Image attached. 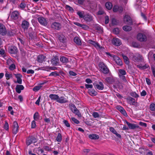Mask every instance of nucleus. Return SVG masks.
<instances>
[{"label": "nucleus", "mask_w": 155, "mask_h": 155, "mask_svg": "<svg viewBox=\"0 0 155 155\" xmlns=\"http://www.w3.org/2000/svg\"><path fill=\"white\" fill-rule=\"evenodd\" d=\"M99 68L102 72L104 74H108L109 69L107 66L103 62H100L99 64Z\"/></svg>", "instance_id": "obj_1"}, {"label": "nucleus", "mask_w": 155, "mask_h": 155, "mask_svg": "<svg viewBox=\"0 0 155 155\" xmlns=\"http://www.w3.org/2000/svg\"><path fill=\"white\" fill-rule=\"evenodd\" d=\"M69 107L71 110L72 112L75 114L76 115L78 116L79 117H82V115L80 111L74 105L71 104L70 105Z\"/></svg>", "instance_id": "obj_2"}, {"label": "nucleus", "mask_w": 155, "mask_h": 155, "mask_svg": "<svg viewBox=\"0 0 155 155\" xmlns=\"http://www.w3.org/2000/svg\"><path fill=\"white\" fill-rule=\"evenodd\" d=\"M10 17L12 20L18 21L20 17V13L18 11H14L11 14Z\"/></svg>", "instance_id": "obj_3"}, {"label": "nucleus", "mask_w": 155, "mask_h": 155, "mask_svg": "<svg viewBox=\"0 0 155 155\" xmlns=\"http://www.w3.org/2000/svg\"><path fill=\"white\" fill-rule=\"evenodd\" d=\"M124 21L126 23L129 25L133 24L132 20L130 17L128 15H125L124 17Z\"/></svg>", "instance_id": "obj_4"}, {"label": "nucleus", "mask_w": 155, "mask_h": 155, "mask_svg": "<svg viewBox=\"0 0 155 155\" xmlns=\"http://www.w3.org/2000/svg\"><path fill=\"white\" fill-rule=\"evenodd\" d=\"M37 139L34 136H31L28 138L26 140V143L28 146H29L33 143H35L37 142Z\"/></svg>", "instance_id": "obj_5"}, {"label": "nucleus", "mask_w": 155, "mask_h": 155, "mask_svg": "<svg viewBox=\"0 0 155 155\" xmlns=\"http://www.w3.org/2000/svg\"><path fill=\"white\" fill-rule=\"evenodd\" d=\"M137 38L140 41H145L147 40L146 35L144 34L139 33L137 35Z\"/></svg>", "instance_id": "obj_6"}, {"label": "nucleus", "mask_w": 155, "mask_h": 155, "mask_svg": "<svg viewBox=\"0 0 155 155\" xmlns=\"http://www.w3.org/2000/svg\"><path fill=\"white\" fill-rule=\"evenodd\" d=\"M18 125L16 121H14L13 123L12 132L14 134H16L18 132Z\"/></svg>", "instance_id": "obj_7"}, {"label": "nucleus", "mask_w": 155, "mask_h": 155, "mask_svg": "<svg viewBox=\"0 0 155 155\" xmlns=\"http://www.w3.org/2000/svg\"><path fill=\"white\" fill-rule=\"evenodd\" d=\"M38 21L41 25L46 26L48 24L47 20L43 17H39L38 18Z\"/></svg>", "instance_id": "obj_8"}, {"label": "nucleus", "mask_w": 155, "mask_h": 155, "mask_svg": "<svg viewBox=\"0 0 155 155\" xmlns=\"http://www.w3.org/2000/svg\"><path fill=\"white\" fill-rule=\"evenodd\" d=\"M126 123L130 129H134L136 128H137L138 129H140V127L136 124L130 123L127 121H126Z\"/></svg>", "instance_id": "obj_9"}, {"label": "nucleus", "mask_w": 155, "mask_h": 155, "mask_svg": "<svg viewBox=\"0 0 155 155\" xmlns=\"http://www.w3.org/2000/svg\"><path fill=\"white\" fill-rule=\"evenodd\" d=\"M7 33V31L5 27L2 24L0 26V34L2 36H5Z\"/></svg>", "instance_id": "obj_10"}, {"label": "nucleus", "mask_w": 155, "mask_h": 155, "mask_svg": "<svg viewBox=\"0 0 155 155\" xmlns=\"http://www.w3.org/2000/svg\"><path fill=\"white\" fill-rule=\"evenodd\" d=\"M51 62L52 64L54 65H58L59 63L58 58L56 56L53 57L51 60Z\"/></svg>", "instance_id": "obj_11"}, {"label": "nucleus", "mask_w": 155, "mask_h": 155, "mask_svg": "<svg viewBox=\"0 0 155 155\" xmlns=\"http://www.w3.org/2000/svg\"><path fill=\"white\" fill-rule=\"evenodd\" d=\"M112 44L116 46H120L121 44V42L120 40L118 38H113L112 41Z\"/></svg>", "instance_id": "obj_12"}, {"label": "nucleus", "mask_w": 155, "mask_h": 155, "mask_svg": "<svg viewBox=\"0 0 155 155\" xmlns=\"http://www.w3.org/2000/svg\"><path fill=\"white\" fill-rule=\"evenodd\" d=\"M18 49L15 46H11L8 48V51L11 54H16L18 52Z\"/></svg>", "instance_id": "obj_13"}, {"label": "nucleus", "mask_w": 155, "mask_h": 155, "mask_svg": "<svg viewBox=\"0 0 155 155\" xmlns=\"http://www.w3.org/2000/svg\"><path fill=\"white\" fill-rule=\"evenodd\" d=\"M7 63L8 64H11L9 68L10 70H12L15 68V65L13 63V60L12 59H9L7 60Z\"/></svg>", "instance_id": "obj_14"}, {"label": "nucleus", "mask_w": 155, "mask_h": 155, "mask_svg": "<svg viewBox=\"0 0 155 155\" xmlns=\"http://www.w3.org/2000/svg\"><path fill=\"white\" fill-rule=\"evenodd\" d=\"M95 87L99 90H102L104 89V85L101 82H99L98 83L94 85Z\"/></svg>", "instance_id": "obj_15"}, {"label": "nucleus", "mask_w": 155, "mask_h": 155, "mask_svg": "<svg viewBox=\"0 0 155 155\" xmlns=\"http://www.w3.org/2000/svg\"><path fill=\"white\" fill-rule=\"evenodd\" d=\"M113 58L115 62L119 65H122V62L121 60L118 56L115 55L113 56Z\"/></svg>", "instance_id": "obj_16"}, {"label": "nucleus", "mask_w": 155, "mask_h": 155, "mask_svg": "<svg viewBox=\"0 0 155 155\" xmlns=\"http://www.w3.org/2000/svg\"><path fill=\"white\" fill-rule=\"evenodd\" d=\"M29 23L26 20H24L22 21L21 26L22 28L24 29H27L29 27Z\"/></svg>", "instance_id": "obj_17"}, {"label": "nucleus", "mask_w": 155, "mask_h": 155, "mask_svg": "<svg viewBox=\"0 0 155 155\" xmlns=\"http://www.w3.org/2000/svg\"><path fill=\"white\" fill-rule=\"evenodd\" d=\"M24 87L23 85H17L16 86L15 90L17 93L20 94L21 92V90H24Z\"/></svg>", "instance_id": "obj_18"}, {"label": "nucleus", "mask_w": 155, "mask_h": 155, "mask_svg": "<svg viewBox=\"0 0 155 155\" xmlns=\"http://www.w3.org/2000/svg\"><path fill=\"white\" fill-rule=\"evenodd\" d=\"M68 102V101L64 97L62 96L60 97H58V99L57 100V102L61 103L63 104L66 103Z\"/></svg>", "instance_id": "obj_19"}, {"label": "nucleus", "mask_w": 155, "mask_h": 155, "mask_svg": "<svg viewBox=\"0 0 155 155\" xmlns=\"http://www.w3.org/2000/svg\"><path fill=\"white\" fill-rule=\"evenodd\" d=\"M51 27L57 30H59L61 28V25L58 23L54 22L51 25Z\"/></svg>", "instance_id": "obj_20"}, {"label": "nucleus", "mask_w": 155, "mask_h": 155, "mask_svg": "<svg viewBox=\"0 0 155 155\" xmlns=\"http://www.w3.org/2000/svg\"><path fill=\"white\" fill-rule=\"evenodd\" d=\"M88 42L89 43L93 45L95 48H100V45L97 42L91 40H89Z\"/></svg>", "instance_id": "obj_21"}, {"label": "nucleus", "mask_w": 155, "mask_h": 155, "mask_svg": "<svg viewBox=\"0 0 155 155\" xmlns=\"http://www.w3.org/2000/svg\"><path fill=\"white\" fill-rule=\"evenodd\" d=\"M127 100L130 105H135V99L130 97H127Z\"/></svg>", "instance_id": "obj_22"}, {"label": "nucleus", "mask_w": 155, "mask_h": 155, "mask_svg": "<svg viewBox=\"0 0 155 155\" xmlns=\"http://www.w3.org/2000/svg\"><path fill=\"white\" fill-rule=\"evenodd\" d=\"M45 56L42 55H38L37 58V60L38 62L42 63L45 61Z\"/></svg>", "instance_id": "obj_23"}, {"label": "nucleus", "mask_w": 155, "mask_h": 155, "mask_svg": "<svg viewBox=\"0 0 155 155\" xmlns=\"http://www.w3.org/2000/svg\"><path fill=\"white\" fill-rule=\"evenodd\" d=\"M117 108L120 111L121 113H122L125 116L127 114L125 110L121 106H117Z\"/></svg>", "instance_id": "obj_24"}, {"label": "nucleus", "mask_w": 155, "mask_h": 155, "mask_svg": "<svg viewBox=\"0 0 155 155\" xmlns=\"http://www.w3.org/2000/svg\"><path fill=\"white\" fill-rule=\"evenodd\" d=\"M133 58L135 61L137 62L141 61L143 60L142 57L140 55L137 56H134Z\"/></svg>", "instance_id": "obj_25"}, {"label": "nucleus", "mask_w": 155, "mask_h": 155, "mask_svg": "<svg viewBox=\"0 0 155 155\" xmlns=\"http://www.w3.org/2000/svg\"><path fill=\"white\" fill-rule=\"evenodd\" d=\"M49 97L51 100L56 101L57 102L58 96L55 94H51L49 95Z\"/></svg>", "instance_id": "obj_26"}, {"label": "nucleus", "mask_w": 155, "mask_h": 155, "mask_svg": "<svg viewBox=\"0 0 155 155\" xmlns=\"http://www.w3.org/2000/svg\"><path fill=\"white\" fill-rule=\"evenodd\" d=\"M60 61L64 64H66L69 61L68 59L64 56L61 57L60 58Z\"/></svg>", "instance_id": "obj_27"}, {"label": "nucleus", "mask_w": 155, "mask_h": 155, "mask_svg": "<svg viewBox=\"0 0 155 155\" xmlns=\"http://www.w3.org/2000/svg\"><path fill=\"white\" fill-rule=\"evenodd\" d=\"M84 18L86 21H90L92 20V17L90 15L87 14L84 16Z\"/></svg>", "instance_id": "obj_28"}, {"label": "nucleus", "mask_w": 155, "mask_h": 155, "mask_svg": "<svg viewBox=\"0 0 155 155\" xmlns=\"http://www.w3.org/2000/svg\"><path fill=\"white\" fill-rule=\"evenodd\" d=\"M74 41L78 45H81V43L80 39L78 37H75L74 39Z\"/></svg>", "instance_id": "obj_29"}, {"label": "nucleus", "mask_w": 155, "mask_h": 155, "mask_svg": "<svg viewBox=\"0 0 155 155\" xmlns=\"http://www.w3.org/2000/svg\"><path fill=\"white\" fill-rule=\"evenodd\" d=\"M89 137L90 138L93 140H97L99 138L98 135L94 134H90L89 136Z\"/></svg>", "instance_id": "obj_30"}, {"label": "nucleus", "mask_w": 155, "mask_h": 155, "mask_svg": "<svg viewBox=\"0 0 155 155\" xmlns=\"http://www.w3.org/2000/svg\"><path fill=\"white\" fill-rule=\"evenodd\" d=\"M137 67L139 68L140 69L143 70L148 68L149 67V66L146 64L144 65H142L141 64H139L137 65Z\"/></svg>", "instance_id": "obj_31"}, {"label": "nucleus", "mask_w": 155, "mask_h": 155, "mask_svg": "<svg viewBox=\"0 0 155 155\" xmlns=\"http://www.w3.org/2000/svg\"><path fill=\"white\" fill-rule=\"evenodd\" d=\"M105 5L106 8L108 10L111 9L113 6L112 3L109 2H106L105 4Z\"/></svg>", "instance_id": "obj_32"}, {"label": "nucleus", "mask_w": 155, "mask_h": 155, "mask_svg": "<svg viewBox=\"0 0 155 155\" xmlns=\"http://www.w3.org/2000/svg\"><path fill=\"white\" fill-rule=\"evenodd\" d=\"M106 81L109 83L111 84L114 82V80L112 78L107 77L105 79Z\"/></svg>", "instance_id": "obj_33"}, {"label": "nucleus", "mask_w": 155, "mask_h": 155, "mask_svg": "<svg viewBox=\"0 0 155 155\" xmlns=\"http://www.w3.org/2000/svg\"><path fill=\"white\" fill-rule=\"evenodd\" d=\"M126 71L123 69H119V70L118 75L119 76L124 75L126 74Z\"/></svg>", "instance_id": "obj_34"}, {"label": "nucleus", "mask_w": 155, "mask_h": 155, "mask_svg": "<svg viewBox=\"0 0 155 155\" xmlns=\"http://www.w3.org/2000/svg\"><path fill=\"white\" fill-rule=\"evenodd\" d=\"M58 38L59 40L62 42H64L65 41V37L63 35H59L58 36Z\"/></svg>", "instance_id": "obj_35"}, {"label": "nucleus", "mask_w": 155, "mask_h": 155, "mask_svg": "<svg viewBox=\"0 0 155 155\" xmlns=\"http://www.w3.org/2000/svg\"><path fill=\"white\" fill-rule=\"evenodd\" d=\"M33 118L35 120H37L40 118V116L38 112H36L34 115Z\"/></svg>", "instance_id": "obj_36"}, {"label": "nucleus", "mask_w": 155, "mask_h": 155, "mask_svg": "<svg viewBox=\"0 0 155 155\" xmlns=\"http://www.w3.org/2000/svg\"><path fill=\"white\" fill-rule=\"evenodd\" d=\"M88 92L92 96H96L97 94V93L93 90H89Z\"/></svg>", "instance_id": "obj_37"}, {"label": "nucleus", "mask_w": 155, "mask_h": 155, "mask_svg": "<svg viewBox=\"0 0 155 155\" xmlns=\"http://www.w3.org/2000/svg\"><path fill=\"white\" fill-rule=\"evenodd\" d=\"M123 28L124 30L126 31H129L131 30L132 27L130 26L126 25L124 26Z\"/></svg>", "instance_id": "obj_38"}, {"label": "nucleus", "mask_w": 155, "mask_h": 155, "mask_svg": "<svg viewBox=\"0 0 155 155\" xmlns=\"http://www.w3.org/2000/svg\"><path fill=\"white\" fill-rule=\"evenodd\" d=\"M120 83L119 81H117L114 85L113 87L114 88H121L122 87V86L120 85Z\"/></svg>", "instance_id": "obj_39"}, {"label": "nucleus", "mask_w": 155, "mask_h": 155, "mask_svg": "<svg viewBox=\"0 0 155 155\" xmlns=\"http://www.w3.org/2000/svg\"><path fill=\"white\" fill-rule=\"evenodd\" d=\"M56 140L57 141L61 142L62 140V136L61 134L58 133L56 138Z\"/></svg>", "instance_id": "obj_40"}, {"label": "nucleus", "mask_w": 155, "mask_h": 155, "mask_svg": "<svg viewBox=\"0 0 155 155\" xmlns=\"http://www.w3.org/2000/svg\"><path fill=\"white\" fill-rule=\"evenodd\" d=\"M26 4L24 2H21L20 4L18 5L19 8L23 9L26 7Z\"/></svg>", "instance_id": "obj_41"}, {"label": "nucleus", "mask_w": 155, "mask_h": 155, "mask_svg": "<svg viewBox=\"0 0 155 155\" xmlns=\"http://www.w3.org/2000/svg\"><path fill=\"white\" fill-rule=\"evenodd\" d=\"M150 110L152 111L155 110V104L154 103H152L150 105Z\"/></svg>", "instance_id": "obj_42"}, {"label": "nucleus", "mask_w": 155, "mask_h": 155, "mask_svg": "<svg viewBox=\"0 0 155 155\" xmlns=\"http://www.w3.org/2000/svg\"><path fill=\"white\" fill-rule=\"evenodd\" d=\"M130 95L133 97H135V98H137L139 97V95L137 94L135 92H131L130 93Z\"/></svg>", "instance_id": "obj_43"}, {"label": "nucleus", "mask_w": 155, "mask_h": 155, "mask_svg": "<svg viewBox=\"0 0 155 155\" xmlns=\"http://www.w3.org/2000/svg\"><path fill=\"white\" fill-rule=\"evenodd\" d=\"M59 74L58 73L54 71L53 72H51L49 75V76H53L54 77H56L57 76H58Z\"/></svg>", "instance_id": "obj_44"}, {"label": "nucleus", "mask_w": 155, "mask_h": 155, "mask_svg": "<svg viewBox=\"0 0 155 155\" xmlns=\"http://www.w3.org/2000/svg\"><path fill=\"white\" fill-rule=\"evenodd\" d=\"M123 58L124 60V62L126 64H128L129 63L128 59V58L125 55H122Z\"/></svg>", "instance_id": "obj_45"}, {"label": "nucleus", "mask_w": 155, "mask_h": 155, "mask_svg": "<svg viewBox=\"0 0 155 155\" xmlns=\"http://www.w3.org/2000/svg\"><path fill=\"white\" fill-rule=\"evenodd\" d=\"M36 125L35 120H33L31 123V128H34L36 127Z\"/></svg>", "instance_id": "obj_46"}, {"label": "nucleus", "mask_w": 155, "mask_h": 155, "mask_svg": "<svg viewBox=\"0 0 155 155\" xmlns=\"http://www.w3.org/2000/svg\"><path fill=\"white\" fill-rule=\"evenodd\" d=\"M113 33L116 34L117 35L119 34V30L118 28H115L114 29L113 31Z\"/></svg>", "instance_id": "obj_47"}, {"label": "nucleus", "mask_w": 155, "mask_h": 155, "mask_svg": "<svg viewBox=\"0 0 155 155\" xmlns=\"http://www.w3.org/2000/svg\"><path fill=\"white\" fill-rule=\"evenodd\" d=\"M4 128L6 130H8L9 129V125L8 123H7V121H5V123L4 126Z\"/></svg>", "instance_id": "obj_48"}, {"label": "nucleus", "mask_w": 155, "mask_h": 155, "mask_svg": "<svg viewBox=\"0 0 155 155\" xmlns=\"http://www.w3.org/2000/svg\"><path fill=\"white\" fill-rule=\"evenodd\" d=\"M71 120L73 122L76 124H78L79 123V121L74 117H71Z\"/></svg>", "instance_id": "obj_49"}, {"label": "nucleus", "mask_w": 155, "mask_h": 155, "mask_svg": "<svg viewBox=\"0 0 155 155\" xmlns=\"http://www.w3.org/2000/svg\"><path fill=\"white\" fill-rule=\"evenodd\" d=\"M41 88V87L40 86H36L35 87H34L33 90L34 91H38Z\"/></svg>", "instance_id": "obj_50"}, {"label": "nucleus", "mask_w": 155, "mask_h": 155, "mask_svg": "<svg viewBox=\"0 0 155 155\" xmlns=\"http://www.w3.org/2000/svg\"><path fill=\"white\" fill-rule=\"evenodd\" d=\"M64 124L67 127H70V124L68 122V121L66 120H64L63 121Z\"/></svg>", "instance_id": "obj_51"}, {"label": "nucleus", "mask_w": 155, "mask_h": 155, "mask_svg": "<svg viewBox=\"0 0 155 155\" xmlns=\"http://www.w3.org/2000/svg\"><path fill=\"white\" fill-rule=\"evenodd\" d=\"M119 77L124 82H127V81L125 77L124 76V75H121L120 76H119Z\"/></svg>", "instance_id": "obj_52"}, {"label": "nucleus", "mask_w": 155, "mask_h": 155, "mask_svg": "<svg viewBox=\"0 0 155 155\" xmlns=\"http://www.w3.org/2000/svg\"><path fill=\"white\" fill-rule=\"evenodd\" d=\"M112 23L113 25H117L118 23L117 21L115 18H113L112 19Z\"/></svg>", "instance_id": "obj_53"}, {"label": "nucleus", "mask_w": 155, "mask_h": 155, "mask_svg": "<svg viewBox=\"0 0 155 155\" xmlns=\"http://www.w3.org/2000/svg\"><path fill=\"white\" fill-rule=\"evenodd\" d=\"M92 115L94 118H97L99 117V114L96 112H94L92 114Z\"/></svg>", "instance_id": "obj_54"}, {"label": "nucleus", "mask_w": 155, "mask_h": 155, "mask_svg": "<svg viewBox=\"0 0 155 155\" xmlns=\"http://www.w3.org/2000/svg\"><path fill=\"white\" fill-rule=\"evenodd\" d=\"M118 6L117 5H115L113 8V11L114 12H118Z\"/></svg>", "instance_id": "obj_55"}, {"label": "nucleus", "mask_w": 155, "mask_h": 155, "mask_svg": "<svg viewBox=\"0 0 155 155\" xmlns=\"http://www.w3.org/2000/svg\"><path fill=\"white\" fill-rule=\"evenodd\" d=\"M105 23L106 24H107L108 23L109 21V18L108 16H106L105 17Z\"/></svg>", "instance_id": "obj_56"}, {"label": "nucleus", "mask_w": 155, "mask_h": 155, "mask_svg": "<svg viewBox=\"0 0 155 155\" xmlns=\"http://www.w3.org/2000/svg\"><path fill=\"white\" fill-rule=\"evenodd\" d=\"M109 129L110 131L114 134L117 132L113 127H110Z\"/></svg>", "instance_id": "obj_57"}, {"label": "nucleus", "mask_w": 155, "mask_h": 155, "mask_svg": "<svg viewBox=\"0 0 155 155\" xmlns=\"http://www.w3.org/2000/svg\"><path fill=\"white\" fill-rule=\"evenodd\" d=\"M41 99V96H39V97L38 98V99L37 100V101L35 102V104H37L38 105H39L40 102V101Z\"/></svg>", "instance_id": "obj_58"}, {"label": "nucleus", "mask_w": 155, "mask_h": 155, "mask_svg": "<svg viewBox=\"0 0 155 155\" xmlns=\"http://www.w3.org/2000/svg\"><path fill=\"white\" fill-rule=\"evenodd\" d=\"M85 87L86 88L88 89L89 88H92L93 87V86L92 84H85Z\"/></svg>", "instance_id": "obj_59"}, {"label": "nucleus", "mask_w": 155, "mask_h": 155, "mask_svg": "<svg viewBox=\"0 0 155 155\" xmlns=\"http://www.w3.org/2000/svg\"><path fill=\"white\" fill-rule=\"evenodd\" d=\"M44 149L47 151H49L51 150V149L48 146H45L44 147Z\"/></svg>", "instance_id": "obj_60"}, {"label": "nucleus", "mask_w": 155, "mask_h": 155, "mask_svg": "<svg viewBox=\"0 0 155 155\" xmlns=\"http://www.w3.org/2000/svg\"><path fill=\"white\" fill-rule=\"evenodd\" d=\"M5 76L6 78V79H9L10 77H12V75L11 74L6 73L5 74Z\"/></svg>", "instance_id": "obj_61"}, {"label": "nucleus", "mask_w": 155, "mask_h": 155, "mask_svg": "<svg viewBox=\"0 0 155 155\" xmlns=\"http://www.w3.org/2000/svg\"><path fill=\"white\" fill-rule=\"evenodd\" d=\"M7 34L8 35L13 36L15 34V33L13 32L12 31H9L8 32Z\"/></svg>", "instance_id": "obj_62"}, {"label": "nucleus", "mask_w": 155, "mask_h": 155, "mask_svg": "<svg viewBox=\"0 0 155 155\" xmlns=\"http://www.w3.org/2000/svg\"><path fill=\"white\" fill-rule=\"evenodd\" d=\"M140 95L141 96H145L146 95V91L143 90L140 93Z\"/></svg>", "instance_id": "obj_63"}, {"label": "nucleus", "mask_w": 155, "mask_h": 155, "mask_svg": "<svg viewBox=\"0 0 155 155\" xmlns=\"http://www.w3.org/2000/svg\"><path fill=\"white\" fill-rule=\"evenodd\" d=\"M27 73L28 74H33L34 73V71L33 70L30 69L28 70L27 71Z\"/></svg>", "instance_id": "obj_64"}]
</instances>
